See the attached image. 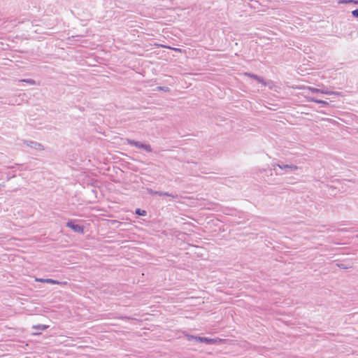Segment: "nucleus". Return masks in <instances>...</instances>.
Wrapping results in <instances>:
<instances>
[{
    "instance_id": "4",
    "label": "nucleus",
    "mask_w": 358,
    "mask_h": 358,
    "mask_svg": "<svg viewBox=\"0 0 358 358\" xmlns=\"http://www.w3.org/2000/svg\"><path fill=\"white\" fill-rule=\"evenodd\" d=\"M66 226L72 229L75 232L80 234L83 233V228L79 224H75L72 222H67Z\"/></svg>"
},
{
    "instance_id": "1",
    "label": "nucleus",
    "mask_w": 358,
    "mask_h": 358,
    "mask_svg": "<svg viewBox=\"0 0 358 358\" xmlns=\"http://www.w3.org/2000/svg\"><path fill=\"white\" fill-rule=\"evenodd\" d=\"M274 166L278 167L280 169L283 171V173H293L299 169V167L293 164H277Z\"/></svg>"
},
{
    "instance_id": "3",
    "label": "nucleus",
    "mask_w": 358,
    "mask_h": 358,
    "mask_svg": "<svg viewBox=\"0 0 358 358\" xmlns=\"http://www.w3.org/2000/svg\"><path fill=\"white\" fill-rule=\"evenodd\" d=\"M127 141L129 144L133 145L138 148L144 149L145 150L149 152H152V149L150 145L129 139L127 140Z\"/></svg>"
},
{
    "instance_id": "8",
    "label": "nucleus",
    "mask_w": 358,
    "mask_h": 358,
    "mask_svg": "<svg viewBox=\"0 0 358 358\" xmlns=\"http://www.w3.org/2000/svg\"><path fill=\"white\" fill-rule=\"evenodd\" d=\"M307 99L309 101H313V102H315V103H322V104H323L324 106H327L328 105V102H327L325 101H323V100L316 99L313 98V97H307Z\"/></svg>"
},
{
    "instance_id": "5",
    "label": "nucleus",
    "mask_w": 358,
    "mask_h": 358,
    "mask_svg": "<svg viewBox=\"0 0 358 358\" xmlns=\"http://www.w3.org/2000/svg\"><path fill=\"white\" fill-rule=\"evenodd\" d=\"M222 339L220 338H208L206 337H203L202 339H200L201 343H205L206 344H216L220 343Z\"/></svg>"
},
{
    "instance_id": "17",
    "label": "nucleus",
    "mask_w": 358,
    "mask_h": 358,
    "mask_svg": "<svg viewBox=\"0 0 358 358\" xmlns=\"http://www.w3.org/2000/svg\"><path fill=\"white\" fill-rule=\"evenodd\" d=\"M36 328L44 330L47 328V327L45 325H39Z\"/></svg>"
},
{
    "instance_id": "6",
    "label": "nucleus",
    "mask_w": 358,
    "mask_h": 358,
    "mask_svg": "<svg viewBox=\"0 0 358 358\" xmlns=\"http://www.w3.org/2000/svg\"><path fill=\"white\" fill-rule=\"evenodd\" d=\"M27 146L36 150H43V147L41 144L34 142V141H27L26 142Z\"/></svg>"
},
{
    "instance_id": "9",
    "label": "nucleus",
    "mask_w": 358,
    "mask_h": 358,
    "mask_svg": "<svg viewBox=\"0 0 358 358\" xmlns=\"http://www.w3.org/2000/svg\"><path fill=\"white\" fill-rule=\"evenodd\" d=\"M155 194L157 195H159V196H171L172 198H176L177 196L176 195H173V194H171L168 192H155Z\"/></svg>"
},
{
    "instance_id": "19",
    "label": "nucleus",
    "mask_w": 358,
    "mask_h": 358,
    "mask_svg": "<svg viewBox=\"0 0 358 358\" xmlns=\"http://www.w3.org/2000/svg\"><path fill=\"white\" fill-rule=\"evenodd\" d=\"M203 337H200V336H195L194 338V341H196V342H200V339H202Z\"/></svg>"
},
{
    "instance_id": "2",
    "label": "nucleus",
    "mask_w": 358,
    "mask_h": 358,
    "mask_svg": "<svg viewBox=\"0 0 358 358\" xmlns=\"http://www.w3.org/2000/svg\"><path fill=\"white\" fill-rule=\"evenodd\" d=\"M244 75L256 80L259 83L262 84L264 86H268L269 88H272V87L273 85V84L271 81L266 82L262 78H261L257 75L249 73H245Z\"/></svg>"
},
{
    "instance_id": "11",
    "label": "nucleus",
    "mask_w": 358,
    "mask_h": 358,
    "mask_svg": "<svg viewBox=\"0 0 358 358\" xmlns=\"http://www.w3.org/2000/svg\"><path fill=\"white\" fill-rule=\"evenodd\" d=\"M320 93L324 94H336V95L339 94V93L337 92L329 91V90H323V89L320 90Z\"/></svg>"
},
{
    "instance_id": "10",
    "label": "nucleus",
    "mask_w": 358,
    "mask_h": 358,
    "mask_svg": "<svg viewBox=\"0 0 358 358\" xmlns=\"http://www.w3.org/2000/svg\"><path fill=\"white\" fill-rule=\"evenodd\" d=\"M303 89L306 90L308 91H310L312 93H320V90H321V89L315 88V87H306Z\"/></svg>"
},
{
    "instance_id": "14",
    "label": "nucleus",
    "mask_w": 358,
    "mask_h": 358,
    "mask_svg": "<svg viewBox=\"0 0 358 358\" xmlns=\"http://www.w3.org/2000/svg\"><path fill=\"white\" fill-rule=\"evenodd\" d=\"M352 14L354 17L358 18V9L354 10L352 11Z\"/></svg>"
},
{
    "instance_id": "12",
    "label": "nucleus",
    "mask_w": 358,
    "mask_h": 358,
    "mask_svg": "<svg viewBox=\"0 0 358 358\" xmlns=\"http://www.w3.org/2000/svg\"><path fill=\"white\" fill-rule=\"evenodd\" d=\"M136 213L138 215L145 216L146 215V211L143 210H141L140 208H137L136 210Z\"/></svg>"
},
{
    "instance_id": "18",
    "label": "nucleus",
    "mask_w": 358,
    "mask_h": 358,
    "mask_svg": "<svg viewBox=\"0 0 358 358\" xmlns=\"http://www.w3.org/2000/svg\"><path fill=\"white\" fill-rule=\"evenodd\" d=\"M148 192L150 194H152V195H155V192H156V191H153L152 189H148Z\"/></svg>"
},
{
    "instance_id": "16",
    "label": "nucleus",
    "mask_w": 358,
    "mask_h": 358,
    "mask_svg": "<svg viewBox=\"0 0 358 358\" xmlns=\"http://www.w3.org/2000/svg\"><path fill=\"white\" fill-rule=\"evenodd\" d=\"M194 338L195 336H192V335H187V338L188 341H194Z\"/></svg>"
},
{
    "instance_id": "7",
    "label": "nucleus",
    "mask_w": 358,
    "mask_h": 358,
    "mask_svg": "<svg viewBox=\"0 0 358 358\" xmlns=\"http://www.w3.org/2000/svg\"><path fill=\"white\" fill-rule=\"evenodd\" d=\"M36 281L41 282H46V283H50V284H54V285H59V284L62 283V282H59L57 280H53V279H50V278H45V279H43V278H36Z\"/></svg>"
},
{
    "instance_id": "15",
    "label": "nucleus",
    "mask_w": 358,
    "mask_h": 358,
    "mask_svg": "<svg viewBox=\"0 0 358 358\" xmlns=\"http://www.w3.org/2000/svg\"><path fill=\"white\" fill-rule=\"evenodd\" d=\"M159 89L160 90H163L164 92H169V88L168 87H159Z\"/></svg>"
},
{
    "instance_id": "13",
    "label": "nucleus",
    "mask_w": 358,
    "mask_h": 358,
    "mask_svg": "<svg viewBox=\"0 0 358 358\" xmlns=\"http://www.w3.org/2000/svg\"><path fill=\"white\" fill-rule=\"evenodd\" d=\"M21 81L22 82H26L30 85H34L35 84V82L34 80H31V79H27V80H21Z\"/></svg>"
},
{
    "instance_id": "20",
    "label": "nucleus",
    "mask_w": 358,
    "mask_h": 358,
    "mask_svg": "<svg viewBox=\"0 0 358 358\" xmlns=\"http://www.w3.org/2000/svg\"><path fill=\"white\" fill-rule=\"evenodd\" d=\"M173 50H176V51H178V52H180V51H181V50H180V49H178V48H173Z\"/></svg>"
}]
</instances>
